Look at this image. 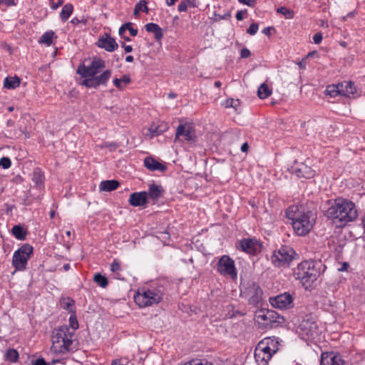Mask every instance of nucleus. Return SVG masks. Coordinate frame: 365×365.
<instances>
[{
	"instance_id": "nucleus-1",
	"label": "nucleus",
	"mask_w": 365,
	"mask_h": 365,
	"mask_svg": "<svg viewBox=\"0 0 365 365\" xmlns=\"http://www.w3.org/2000/svg\"><path fill=\"white\" fill-rule=\"evenodd\" d=\"M324 216L338 227L345 226L357 217L355 204L346 199L337 198L324 212Z\"/></svg>"
},
{
	"instance_id": "nucleus-2",
	"label": "nucleus",
	"mask_w": 365,
	"mask_h": 365,
	"mask_svg": "<svg viewBox=\"0 0 365 365\" xmlns=\"http://www.w3.org/2000/svg\"><path fill=\"white\" fill-rule=\"evenodd\" d=\"M287 218L291 220L294 232L305 236L313 228L315 217L313 212L302 205H292L285 211Z\"/></svg>"
},
{
	"instance_id": "nucleus-3",
	"label": "nucleus",
	"mask_w": 365,
	"mask_h": 365,
	"mask_svg": "<svg viewBox=\"0 0 365 365\" xmlns=\"http://www.w3.org/2000/svg\"><path fill=\"white\" fill-rule=\"evenodd\" d=\"M324 267L321 261L305 260L294 269L293 276L296 280L300 281L305 289H308L317 281L322 273V269Z\"/></svg>"
},
{
	"instance_id": "nucleus-4",
	"label": "nucleus",
	"mask_w": 365,
	"mask_h": 365,
	"mask_svg": "<svg viewBox=\"0 0 365 365\" xmlns=\"http://www.w3.org/2000/svg\"><path fill=\"white\" fill-rule=\"evenodd\" d=\"M73 331H71L70 328L66 325L54 329L51 336V351L61 354L75 351L76 349L73 346Z\"/></svg>"
},
{
	"instance_id": "nucleus-5",
	"label": "nucleus",
	"mask_w": 365,
	"mask_h": 365,
	"mask_svg": "<svg viewBox=\"0 0 365 365\" xmlns=\"http://www.w3.org/2000/svg\"><path fill=\"white\" fill-rule=\"evenodd\" d=\"M165 289L163 285L157 284L149 288L138 289L134 295V301L139 307H146L160 303L165 294Z\"/></svg>"
},
{
	"instance_id": "nucleus-6",
	"label": "nucleus",
	"mask_w": 365,
	"mask_h": 365,
	"mask_svg": "<svg viewBox=\"0 0 365 365\" xmlns=\"http://www.w3.org/2000/svg\"><path fill=\"white\" fill-rule=\"evenodd\" d=\"M298 257L294 250L287 245H282L276 249L272 256L271 262L276 267H289L292 262Z\"/></svg>"
},
{
	"instance_id": "nucleus-7",
	"label": "nucleus",
	"mask_w": 365,
	"mask_h": 365,
	"mask_svg": "<svg viewBox=\"0 0 365 365\" xmlns=\"http://www.w3.org/2000/svg\"><path fill=\"white\" fill-rule=\"evenodd\" d=\"M297 332L304 339H314L318 336V326L312 314L305 315L299 324Z\"/></svg>"
},
{
	"instance_id": "nucleus-8",
	"label": "nucleus",
	"mask_w": 365,
	"mask_h": 365,
	"mask_svg": "<svg viewBox=\"0 0 365 365\" xmlns=\"http://www.w3.org/2000/svg\"><path fill=\"white\" fill-rule=\"evenodd\" d=\"M34 248L29 244H24L16 250L12 257V265L16 270L24 271L29 259L31 257Z\"/></svg>"
},
{
	"instance_id": "nucleus-9",
	"label": "nucleus",
	"mask_w": 365,
	"mask_h": 365,
	"mask_svg": "<svg viewBox=\"0 0 365 365\" xmlns=\"http://www.w3.org/2000/svg\"><path fill=\"white\" fill-rule=\"evenodd\" d=\"M105 68L106 62L104 60L100 58H94L88 66L81 64L77 69V73L82 78H92Z\"/></svg>"
},
{
	"instance_id": "nucleus-10",
	"label": "nucleus",
	"mask_w": 365,
	"mask_h": 365,
	"mask_svg": "<svg viewBox=\"0 0 365 365\" xmlns=\"http://www.w3.org/2000/svg\"><path fill=\"white\" fill-rule=\"evenodd\" d=\"M217 272L223 276H229L235 279L237 277V271L235 261L228 255L222 256L217 263Z\"/></svg>"
},
{
	"instance_id": "nucleus-11",
	"label": "nucleus",
	"mask_w": 365,
	"mask_h": 365,
	"mask_svg": "<svg viewBox=\"0 0 365 365\" xmlns=\"http://www.w3.org/2000/svg\"><path fill=\"white\" fill-rule=\"evenodd\" d=\"M243 294L249 297V304L253 306H257L262 299L263 292L259 285L255 282H247Z\"/></svg>"
},
{
	"instance_id": "nucleus-12",
	"label": "nucleus",
	"mask_w": 365,
	"mask_h": 365,
	"mask_svg": "<svg viewBox=\"0 0 365 365\" xmlns=\"http://www.w3.org/2000/svg\"><path fill=\"white\" fill-rule=\"evenodd\" d=\"M270 304L279 309H288L294 307V297L289 292H284L269 299Z\"/></svg>"
},
{
	"instance_id": "nucleus-13",
	"label": "nucleus",
	"mask_w": 365,
	"mask_h": 365,
	"mask_svg": "<svg viewBox=\"0 0 365 365\" xmlns=\"http://www.w3.org/2000/svg\"><path fill=\"white\" fill-rule=\"evenodd\" d=\"M111 77V71L106 70L99 76H94L92 78H85L81 82V85L88 88H97L100 86H106Z\"/></svg>"
},
{
	"instance_id": "nucleus-14",
	"label": "nucleus",
	"mask_w": 365,
	"mask_h": 365,
	"mask_svg": "<svg viewBox=\"0 0 365 365\" xmlns=\"http://www.w3.org/2000/svg\"><path fill=\"white\" fill-rule=\"evenodd\" d=\"M180 137H183L184 140L187 142H195L197 136L195 128L188 123L180 124L175 133V140L180 139Z\"/></svg>"
},
{
	"instance_id": "nucleus-15",
	"label": "nucleus",
	"mask_w": 365,
	"mask_h": 365,
	"mask_svg": "<svg viewBox=\"0 0 365 365\" xmlns=\"http://www.w3.org/2000/svg\"><path fill=\"white\" fill-rule=\"evenodd\" d=\"M235 246L238 250L250 255H257L259 252V245L255 239H242L237 242Z\"/></svg>"
},
{
	"instance_id": "nucleus-16",
	"label": "nucleus",
	"mask_w": 365,
	"mask_h": 365,
	"mask_svg": "<svg viewBox=\"0 0 365 365\" xmlns=\"http://www.w3.org/2000/svg\"><path fill=\"white\" fill-rule=\"evenodd\" d=\"M320 365H350V364L344 361L340 354L325 352L321 355Z\"/></svg>"
},
{
	"instance_id": "nucleus-17",
	"label": "nucleus",
	"mask_w": 365,
	"mask_h": 365,
	"mask_svg": "<svg viewBox=\"0 0 365 365\" xmlns=\"http://www.w3.org/2000/svg\"><path fill=\"white\" fill-rule=\"evenodd\" d=\"M96 45L99 48H104L108 52H113L118 48L114 38L111 37L109 34L105 33L103 36L98 38Z\"/></svg>"
},
{
	"instance_id": "nucleus-18",
	"label": "nucleus",
	"mask_w": 365,
	"mask_h": 365,
	"mask_svg": "<svg viewBox=\"0 0 365 365\" xmlns=\"http://www.w3.org/2000/svg\"><path fill=\"white\" fill-rule=\"evenodd\" d=\"M128 202L133 207L145 206L148 203L147 192L141 191L130 194Z\"/></svg>"
},
{
	"instance_id": "nucleus-19",
	"label": "nucleus",
	"mask_w": 365,
	"mask_h": 365,
	"mask_svg": "<svg viewBox=\"0 0 365 365\" xmlns=\"http://www.w3.org/2000/svg\"><path fill=\"white\" fill-rule=\"evenodd\" d=\"M267 322L266 323L267 327L270 328L277 327L279 324H282L285 322L284 317L279 314L274 310L267 309Z\"/></svg>"
},
{
	"instance_id": "nucleus-20",
	"label": "nucleus",
	"mask_w": 365,
	"mask_h": 365,
	"mask_svg": "<svg viewBox=\"0 0 365 365\" xmlns=\"http://www.w3.org/2000/svg\"><path fill=\"white\" fill-rule=\"evenodd\" d=\"M294 173L299 178L310 179L314 177L316 172L306 164L301 163L294 170Z\"/></svg>"
},
{
	"instance_id": "nucleus-21",
	"label": "nucleus",
	"mask_w": 365,
	"mask_h": 365,
	"mask_svg": "<svg viewBox=\"0 0 365 365\" xmlns=\"http://www.w3.org/2000/svg\"><path fill=\"white\" fill-rule=\"evenodd\" d=\"M164 192L165 190L161 185L155 183L150 184L147 192L148 199H151L154 204L163 195Z\"/></svg>"
},
{
	"instance_id": "nucleus-22",
	"label": "nucleus",
	"mask_w": 365,
	"mask_h": 365,
	"mask_svg": "<svg viewBox=\"0 0 365 365\" xmlns=\"http://www.w3.org/2000/svg\"><path fill=\"white\" fill-rule=\"evenodd\" d=\"M339 83L341 96H344L349 98L355 97L356 88L352 82L344 81Z\"/></svg>"
},
{
	"instance_id": "nucleus-23",
	"label": "nucleus",
	"mask_w": 365,
	"mask_h": 365,
	"mask_svg": "<svg viewBox=\"0 0 365 365\" xmlns=\"http://www.w3.org/2000/svg\"><path fill=\"white\" fill-rule=\"evenodd\" d=\"M144 166L150 171L158 170L164 173L167 170V167L165 165L152 157H146L144 159Z\"/></svg>"
},
{
	"instance_id": "nucleus-24",
	"label": "nucleus",
	"mask_w": 365,
	"mask_h": 365,
	"mask_svg": "<svg viewBox=\"0 0 365 365\" xmlns=\"http://www.w3.org/2000/svg\"><path fill=\"white\" fill-rule=\"evenodd\" d=\"M261 345H257L255 349V359L257 365H268L272 359V354H265L261 351Z\"/></svg>"
},
{
	"instance_id": "nucleus-25",
	"label": "nucleus",
	"mask_w": 365,
	"mask_h": 365,
	"mask_svg": "<svg viewBox=\"0 0 365 365\" xmlns=\"http://www.w3.org/2000/svg\"><path fill=\"white\" fill-rule=\"evenodd\" d=\"M11 232L18 240H25L29 234L27 229L21 224L14 225L11 228Z\"/></svg>"
},
{
	"instance_id": "nucleus-26",
	"label": "nucleus",
	"mask_w": 365,
	"mask_h": 365,
	"mask_svg": "<svg viewBox=\"0 0 365 365\" xmlns=\"http://www.w3.org/2000/svg\"><path fill=\"white\" fill-rule=\"evenodd\" d=\"M145 30L149 33L154 34V38L157 41H161L163 37V33L160 26L155 23H148L145 26Z\"/></svg>"
},
{
	"instance_id": "nucleus-27",
	"label": "nucleus",
	"mask_w": 365,
	"mask_h": 365,
	"mask_svg": "<svg viewBox=\"0 0 365 365\" xmlns=\"http://www.w3.org/2000/svg\"><path fill=\"white\" fill-rule=\"evenodd\" d=\"M31 180L37 187L41 189L43 187L45 178L43 172L41 168H36L34 170Z\"/></svg>"
},
{
	"instance_id": "nucleus-28",
	"label": "nucleus",
	"mask_w": 365,
	"mask_h": 365,
	"mask_svg": "<svg viewBox=\"0 0 365 365\" xmlns=\"http://www.w3.org/2000/svg\"><path fill=\"white\" fill-rule=\"evenodd\" d=\"M120 183L118 180H110L102 181L100 184V190L106 192H110L116 190Z\"/></svg>"
},
{
	"instance_id": "nucleus-29",
	"label": "nucleus",
	"mask_w": 365,
	"mask_h": 365,
	"mask_svg": "<svg viewBox=\"0 0 365 365\" xmlns=\"http://www.w3.org/2000/svg\"><path fill=\"white\" fill-rule=\"evenodd\" d=\"M60 305L61 308H63L65 310H67L71 314L76 312L75 307V301L70 297L61 299L60 301Z\"/></svg>"
},
{
	"instance_id": "nucleus-30",
	"label": "nucleus",
	"mask_w": 365,
	"mask_h": 365,
	"mask_svg": "<svg viewBox=\"0 0 365 365\" xmlns=\"http://www.w3.org/2000/svg\"><path fill=\"white\" fill-rule=\"evenodd\" d=\"M21 79L18 76H8L4 79V86L7 89H14L19 86Z\"/></svg>"
},
{
	"instance_id": "nucleus-31",
	"label": "nucleus",
	"mask_w": 365,
	"mask_h": 365,
	"mask_svg": "<svg viewBox=\"0 0 365 365\" xmlns=\"http://www.w3.org/2000/svg\"><path fill=\"white\" fill-rule=\"evenodd\" d=\"M113 82L118 90H123L125 86L131 82V78L129 75L125 74L120 78H115Z\"/></svg>"
},
{
	"instance_id": "nucleus-32",
	"label": "nucleus",
	"mask_w": 365,
	"mask_h": 365,
	"mask_svg": "<svg viewBox=\"0 0 365 365\" xmlns=\"http://www.w3.org/2000/svg\"><path fill=\"white\" fill-rule=\"evenodd\" d=\"M262 341L265 342L267 347L271 350V352L275 354L279 350V342L277 338L275 337H266L262 339Z\"/></svg>"
},
{
	"instance_id": "nucleus-33",
	"label": "nucleus",
	"mask_w": 365,
	"mask_h": 365,
	"mask_svg": "<svg viewBox=\"0 0 365 365\" xmlns=\"http://www.w3.org/2000/svg\"><path fill=\"white\" fill-rule=\"evenodd\" d=\"M73 11V6L71 3L65 4L60 13V18L63 22H66Z\"/></svg>"
},
{
	"instance_id": "nucleus-34",
	"label": "nucleus",
	"mask_w": 365,
	"mask_h": 365,
	"mask_svg": "<svg viewBox=\"0 0 365 365\" xmlns=\"http://www.w3.org/2000/svg\"><path fill=\"white\" fill-rule=\"evenodd\" d=\"M272 93V89H270L268 86L263 83L260 85L257 91V96L261 99H264L269 96Z\"/></svg>"
},
{
	"instance_id": "nucleus-35",
	"label": "nucleus",
	"mask_w": 365,
	"mask_h": 365,
	"mask_svg": "<svg viewBox=\"0 0 365 365\" xmlns=\"http://www.w3.org/2000/svg\"><path fill=\"white\" fill-rule=\"evenodd\" d=\"M326 95L329 96L331 98L336 97L337 96H341L340 89H339V83L337 84H331L327 86L325 90Z\"/></svg>"
},
{
	"instance_id": "nucleus-36",
	"label": "nucleus",
	"mask_w": 365,
	"mask_h": 365,
	"mask_svg": "<svg viewBox=\"0 0 365 365\" xmlns=\"http://www.w3.org/2000/svg\"><path fill=\"white\" fill-rule=\"evenodd\" d=\"M54 36L55 33L53 31H46L41 36L38 40V43L51 46L53 43V38Z\"/></svg>"
},
{
	"instance_id": "nucleus-37",
	"label": "nucleus",
	"mask_w": 365,
	"mask_h": 365,
	"mask_svg": "<svg viewBox=\"0 0 365 365\" xmlns=\"http://www.w3.org/2000/svg\"><path fill=\"white\" fill-rule=\"evenodd\" d=\"M93 281L102 288H106L108 284V278L101 273H97L94 275Z\"/></svg>"
},
{
	"instance_id": "nucleus-38",
	"label": "nucleus",
	"mask_w": 365,
	"mask_h": 365,
	"mask_svg": "<svg viewBox=\"0 0 365 365\" xmlns=\"http://www.w3.org/2000/svg\"><path fill=\"white\" fill-rule=\"evenodd\" d=\"M121 270L120 263L117 260L114 259L113 262L110 264V271L115 273V278L118 279H123L120 277V274L118 273L119 271Z\"/></svg>"
},
{
	"instance_id": "nucleus-39",
	"label": "nucleus",
	"mask_w": 365,
	"mask_h": 365,
	"mask_svg": "<svg viewBox=\"0 0 365 365\" xmlns=\"http://www.w3.org/2000/svg\"><path fill=\"white\" fill-rule=\"evenodd\" d=\"M6 359L11 362H16L19 359V352L14 349H9L6 353Z\"/></svg>"
},
{
	"instance_id": "nucleus-40",
	"label": "nucleus",
	"mask_w": 365,
	"mask_h": 365,
	"mask_svg": "<svg viewBox=\"0 0 365 365\" xmlns=\"http://www.w3.org/2000/svg\"><path fill=\"white\" fill-rule=\"evenodd\" d=\"M277 12L285 16L286 19H292L294 16L293 10L288 9L285 6H280L277 9Z\"/></svg>"
},
{
	"instance_id": "nucleus-41",
	"label": "nucleus",
	"mask_w": 365,
	"mask_h": 365,
	"mask_svg": "<svg viewBox=\"0 0 365 365\" xmlns=\"http://www.w3.org/2000/svg\"><path fill=\"white\" fill-rule=\"evenodd\" d=\"M140 11H142L146 14L148 13V8L147 6V1L143 0L140 3L137 4L135 6L134 14L136 15Z\"/></svg>"
},
{
	"instance_id": "nucleus-42",
	"label": "nucleus",
	"mask_w": 365,
	"mask_h": 365,
	"mask_svg": "<svg viewBox=\"0 0 365 365\" xmlns=\"http://www.w3.org/2000/svg\"><path fill=\"white\" fill-rule=\"evenodd\" d=\"M69 326L73 329V331L78 329V322L76 313L71 314L69 317Z\"/></svg>"
},
{
	"instance_id": "nucleus-43",
	"label": "nucleus",
	"mask_w": 365,
	"mask_h": 365,
	"mask_svg": "<svg viewBox=\"0 0 365 365\" xmlns=\"http://www.w3.org/2000/svg\"><path fill=\"white\" fill-rule=\"evenodd\" d=\"M240 106V101L238 99L230 98L227 99L225 102V107L227 108H233L237 110V107Z\"/></svg>"
},
{
	"instance_id": "nucleus-44",
	"label": "nucleus",
	"mask_w": 365,
	"mask_h": 365,
	"mask_svg": "<svg viewBox=\"0 0 365 365\" xmlns=\"http://www.w3.org/2000/svg\"><path fill=\"white\" fill-rule=\"evenodd\" d=\"M214 16H215V20L216 21H219L221 20H229L231 18V11H228L223 15L215 13Z\"/></svg>"
},
{
	"instance_id": "nucleus-45",
	"label": "nucleus",
	"mask_w": 365,
	"mask_h": 365,
	"mask_svg": "<svg viewBox=\"0 0 365 365\" xmlns=\"http://www.w3.org/2000/svg\"><path fill=\"white\" fill-rule=\"evenodd\" d=\"M149 130L152 133V135L155 136V135H158L163 133L165 130V128H162V126H155V127L151 126L149 128Z\"/></svg>"
},
{
	"instance_id": "nucleus-46",
	"label": "nucleus",
	"mask_w": 365,
	"mask_h": 365,
	"mask_svg": "<svg viewBox=\"0 0 365 365\" xmlns=\"http://www.w3.org/2000/svg\"><path fill=\"white\" fill-rule=\"evenodd\" d=\"M256 317L258 319H261L264 322V324L266 325V323L267 322V309H260L256 312Z\"/></svg>"
},
{
	"instance_id": "nucleus-47",
	"label": "nucleus",
	"mask_w": 365,
	"mask_h": 365,
	"mask_svg": "<svg viewBox=\"0 0 365 365\" xmlns=\"http://www.w3.org/2000/svg\"><path fill=\"white\" fill-rule=\"evenodd\" d=\"M11 165V161L8 157H3L0 159V167L4 169H8Z\"/></svg>"
},
{
	"instance_id": "nucleus-48",
	"label": "nucleus",
	"mask_w": 365,
	"mask_h": 365,
	"mask_svg": "<svg viewBox=\"0 0 365 365\" xmlns=\"http://www.w3.org/2000/svg\"><path fill=\"white\" fill-rule=\"evenodd\" d=\"M259 29V25L257 23H252L250 25L249 28L247 30V33L251 36H253L257 34Z\"/></svg>"
},
{
	"instance_id": "nucleus-49",
	"label": "nucleus",
	"mask_w": 365,
	"mask_h": 365,
	"mask_svg": "<svg viewBox=\"0 0 365 365\" xmlns=\"http://www.w3.org/2000/svg\"><path fill=\"white\" fill-rule=\"evenodd\" d=\"M133 23L131 22H127L124 24V27L126 29V30H128L130 35L132 36H135L138 35V29L133 28Z\"/></svg>"
},
{
	"instance_id": "nucleus-50",
	"label": "nucleus",
	"mask_w": 365,
	"mask_h": 365,
	"mask_svg": "<svg viewBox=\"0 0 365 365\" xmlns=\"http://www.w3.org/2000/svg\"><path fill=\"white\" fill-rule=\"evenodd\" d=\"M18 0H0V6H14L17 4Z\"/></svg>"
},
{
	"instance_id": "nucleus-51",
	"label": "nucleus",
	"mask_w": 365,
	"mask_h": 365,
	"mask_svg": "<svg viewBox=\"0 0 365 365\" xmlns=\"http://www.w3.org/2000/svg\"><path fill=\"white\" fill-rule=\"evenodd\" d=\"M187 8L188 6L187 3L186 2V0H183L179 4L178 6V10L179 12H185L187 11Z\"/></svg>"
},
{
	"instance_id": "nucleus-52",
	"label": "nucleus",
	"mask_w": 365,
	"mask_h": 365,
	"mask_svg": "<svg viewBox=\"0 0 365 365\" xmlns=\"http://www.w3.org/2000/svg\"><path fill=\"white\" fill-rule=\"evenodd\" d=\"M257 345H261V351H262L263 353H265V354H272V356H273V353L271 352V350H269L267 346L265 345V342L264 341H262V340H261L258 344Z\"/></svg>"
},
{
	"instance_id": "nucleus-53",
	"label": "nucleus",
	"mask_w": 365,
	"mask_h": 365,
	"mask_svg": "<svg viewBox=\"0 0 365 365\" xmlns=\"http://www.w3.org/2000/svg\"><path fill=\"white\" fill-rule=\"evenodd\" d=\"M31 364L32 365H49V364H48L45 361V359L43 358H42V357L38 358L36 360H32L31 361Z\"/></svg>"
},
{
	"instance_id": "nucleus-54",
	"label": "nucleus",
	"mask_w": 365,
	"mask_h": 365,
	"mask_svg": "<svg viewBox=\"0 0 365 365\" xmlns=\"http://www.w3.org/2000/svg\"><path fill=\"white\" fill-rule=\"evenodd\" d=\"M251 56L250 51L247 48H243L240 51V57L242 58H247Z\"/></svg>"
},
{
	"instance_id": "nucleus-55",
	"label": "nucleus",
	"mask_w": 365,
	"mask_h": 365,
	"mask_svg": "<svg viewBox=\"0 0 365 365\" xmlns=\"http://www.w3.org/2000/svg\"><path fill=\"white\" fill-rule=\"evenodd\" d=\"M323 36L321 32L316 33L313 36L314 43L319 44L322 41Z\"/></svg>"
},
{
	"instance_id": "nucleus-56",
	"label": "nucleus",
	"mask_w": 365,
	"mask_h": 365,
	"mask_svg": "<svg viewBox=\"0 0 365 365\" xmlns=\"http://www.w3.org/2000/svg\"><path fill=\"white\" fill-rule=\"evenodd\" d=\"M247 14V9L238 11L236 14V19L237 21H242L245 19V15Z\"/></svg>"
},
{
	"instance_id": "nucleus-57",
	"label": "nucleus",
	"mask_w": 365,
	"mask_h": 365,
	"mask_svg": "<svg viewBox=\"0 0 365 365\" xmlns=\"http://www.w3.org/2000/svg\"><path fill=\"white\" fill-rule=\"evenodd\" d=\"M63 0H57L56 2L54 1H51V8L53 10H56L59 6H62L63 4Z\"/></svg>"
},
{
	"instance_id": "nucleus-58",
	"label": "nucleus",
	"mask_w": 365,
	"mask_h": 365,
	"mask_svg": "<svg viewBox=\"0 0 365 365\" xmlns=\"http://www.w3.org/2000/svg\"><path fill=\"white\" fill-rule=\"evenodd\" d=\"M103 147L108 148L110 151L115 150L118 148V145L115 143H105Z\"/></svg>"
},
{
	"instance_id": "nucleus-59",
	"label": "nucleus",
	"mask_w": 365,
	"mask_h": 365,
	"mask_svg": "<svg viewBox=\"0 0 365 365\" xmlns=\"http://www.w3.org/2000/svg\"><path fill=\"white\" fill-rule=\"evenodd\" d=\"M272 30H274V28L272 27V26H268V27H265L263 30H262V33L267 36H271V31Z\"/></svg>"
},
{
	"instance_id": "nucleus-60",
	"label": "nucleus",
	"mask_w": 365,
	"mask_h": 365,
	"mask_svg": "<svg viewBox=\"0 0 365 365\" xmlns=\"http://www.w3.org/2000/svg\"><path fill=\"white\" fill-rule=\"evenodd\" d=\"M81 22H83L84 24L86 23V20H84V19H78L77 17H74L71 19V23L74 24V25H77Z\"/></svg>"
},
{
	"instance_id": "nucleus-61",
	"label": "nucleus",
	"mask_w": 365,
	"mask_h": 365,
	"mask_svg": "<svg viewBox=\"0 0 365 365\" xmlns=\"http://www.w3.org/2000/svg\"><path fill=\"white\" fill-rule=\"evenodd\" d=\"M249 149V145L247 143H245L241 146V151L245 153L247 152Z\"/></svg>"
},
{
	"instance_id": "nucleus-62",
	"label": "nucleus",
	"mask_w": 365,
	"mask_h": 365,
	"mask_svg": "<svg viewBox=\"0 0 365 365\" xmlns=\"http://www.w3.org/2000/svg\"><path fill=\"white\" fill-rule=\"evenodd\" d=\"M188 6L195 7L196 6V1L195 0H186Z\"/></svg>"
},
{
	"instance_id": "nucleus-63",
	"label": "nucleus",
	"mask_w": 365,
	"mask_h": 365,
	"mask_svg": "<svg viewBox=\"0 0 365 365\" xmlns=\"http://www.w3.org/2000/svg\"><path fill=\"white\" fill-rule=\"evenodd\" d=\"M125 31H126V29L124 27V24H123V25L120 27V29H119V31H118L119 35H120V36H123V35H124V34H125Z\"/></svg>"
},
{
	"instance_id": "nucleus-64",
	"label": "nucleus",
	"mask_w": 365,
	"mask_h": 365,
	"mask_svg": "<svg viewBox=\"0 0 365 365\" xmlns=\"http://www.w3.org/2000/svg\"><path fill=\"white\" fill-rule=\"evenodd\" d=\"M111 365H123L120 359H115L112 361Z\"/></svg>"
}]
</instances>
